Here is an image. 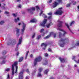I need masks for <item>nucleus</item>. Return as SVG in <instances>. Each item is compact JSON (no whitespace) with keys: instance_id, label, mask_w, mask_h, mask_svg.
Instances as JSON below:
<instances>
[{"instance_id":"obj_52","label":"nucleus","mask_w":79,"mask_h":79,"mask_svg":"<svg viewBox=\"0 0 79 79\" xmlns=\"http://www.w3.org/2000/svg\"><path fill=\"white\" fill-rule=\"evenodd\" d=\"M7 78L10 79V75H9V74H8L7 75Z\"/></svg>"},{"instance_id":"obj_51","label":"nucleus","mask_w":79,"mask_h":79,"mask_svg":"<svg viewBox=\"0 0 79 79\" xmlns=\"http://www.w3.org/2000/svg\"><path fill=\"white\" fill-rule=\"evenodd\" d=\"M48 56V54H47V53H46L45 54V56L47 57V56Z\"/></svg>"},{"instance_id":"obj_48","label":"nucleus","mask_w":79,"mask_h":79,"mask_svg":"<svg viewBox=\"0 0 79 79\" xmlns=\"http://www.w3.org/2000/svg\"><path fill=\"white\" fill-rule=\"evenodd\" d=\"M48 19H52V16H49L48 18Z\"/></svg>"},{"instance_id":"obj_56","label":"nucleus","mask_w":79,"mask_h":79,"mask_svg":"<svg viewBox=\"0 0 79 79\" xmlns=\"http://www.w3.org/2000/svg\"><path fill=\"white\" fill-rule=\"evenodd\" d=\"M18 7H19L20 8H21V4L19 5L18 6Z\"/></svg>"},{"instance_id":"obj_36","label":"nucleus","mask_w":79,"mask_h":79,"mask_svg":"<svg viewBox=\"0 0 79 79\" xmlns=\"http://www.w3.org/2000/svg\"><path fill=\"white\" fill-rule=\"evenodd\" d=\"M44 31V29H42L40 31V33H42V32H43V31Z\"/></svg>"},{"instance_id":"obj_59","label":"nucleus","mask_w":79,"mask_h":79,"mask_svg":"<svg viewBox=\"0 0 79 79\" xmlns=\"http://www.w3.org/2000/svg\"><path fill=\"white\" fill-rule=\"evenodd\" d=\"M76 2H75L73 3V5H76Z\"/></svg>"},{"instance_id":"obj_61","label":"nucleus","mask_w":79,"mask_h":79,"mask_svg":"<svg viewBox=\"0 0 79 79\" xmlns=\"http://www.w3.org/2000/svg\"><path fill=\"white\" fill-rule=\"evenodd\" d=\"M33 56V55H32V54H31L30 56V57H31V58H32V57Z\"/></svg>"},{"instance_id":"obj_42","label":"nucleus","mask_w":79,"mask_h":79,"mask_svg":"<svg viewBox=\"0 0 79 79\" xmlns=\"http://www.w3.org/2000/svg\"><path fill=\"white\" fill-rule=\"evenodd\" d=\"M70 5H71V3H70L69 4H67L66 6L67 7H69L70 6Z\"/></svg>"},{"instance_id":"obj_10","label":"nucleus","mask_w":79,"mask_h":79,"mask_svg":"<svg viewBox=\"0 0 79 79\" xmlns=\"http://www.w3.org/2000/svg\"><path fill=\"white\" fill-rule=\"evenodd\" d=\"M47 19H44L43 23H41V25L42 26H43V27H45V24H46V23H47Z\"/></svg>"},{"instance_id":"obj_2","label":"nucleus","mask_w":79,"mask_h":79,"mask_svg":"<svg viewBox=\"0 0 79 79\" xmlns=\"http://www.w3.org/2000/svg\"><path fill=\"white\" fill-rule=\"evenodd\" d=\"M69 41V40L68 39H63L62 38H61L60 40V42L61 43V42H62L63 44H60V46L61 47H64V45L65 44V42H68Z\"/></svg>"},{"instance_id":"obj_45","label":"nucleus","mask_w":79,"mask_h":79,"mask_svg":"<svg viewBox=\"0 0 79 79\" xmlns=\"http://www.w3.org/2000/svg\"><path fill=\"white\" fill-rule=\"evenodd\" d=\"M11 43L9 42V43H7V45H11Z\"/></svg>"},{"instance_id":"obj_39","label":"nucleus","mask_w":79,"mask_h":79,"mask_svg":"<svg viewBox=\"0 0 79 79\" xmlns=\"http://www.w3.org/2000/svg\"><path fill=\"white\" fill-rule=\"evenodd\" d=\"M49 79H55V78L53 77L52 76H51L49 77Z\"/></svg>"},{"instance_id":"obj_29","label":"nucleus","mask_w":79,"mask_h":79,"mask_svg":"<svg viewBox=\"0 0 79 79\" xmlns=\"http://www.w3.org/2000/svg\"><path fill=\"white\" fill-rule=\"evenodd\" d=\"M48 63V62L47 60H45V62L43 64V65H46Z\"/></svg>"},{"instance_id":"obj_8","label":"nucleus","mask_w":79,"mask_h":79,"mask_svg":"<svg viewBox=\"0 0 79 79\" xmlns=\"http://www.w3.org/2000/svg\"><path fill=\"white\" fill-rule=\"evenodd\" d=\"M57 22L58 23H58L57 25V26H58V27H62V26H63V24L62 23H63V22L60 20H58L57 21Z\"/></svg>"},{"instance_id":"obj_21","label":"nucleus","mask_w":79,"mask_h":79,"mask_svg":"<svg viewBox=\"0 0 79 79\" xmlns=\"http://www.w3.org/2000/svg\"><path fill=\"white\" fill-rule=\"evenodd\" d=\"M36 21L35 19H33L30 20V22L31 23H35Z\"/></svg>"},{"instance_id":"obj_5","label":"nucleus","mask_w":79,"mask_h":79,"mask_svg":"<svg viewBox=\"0 0 79 79\" xmlns=\"http://www.w3.org/2000/svg\"><path fill=\"white\" fill-rule=\"evenodd\" d=\"M22 42V37H21L20 38V39L19 41V43L17 45V48H15V51H18V46L21 44V42Z\"/></svg>"},{"instance_id":"obj_24","label":"nucleus","mask_w":79,"mask_h":79,"mask_svg":"<svg viewBox=\"0 0 79 79\" xmlns=\"http://www.w3.org/2000/svg\"><path fill=\"white\" fill-rule=\"evenodd\" d=\"M75 23V22H74V21H72L70 24V26H72L73 24H74Z\"/></svg>"},{"instance_id":"obj_38","label":"nucleus","mask_w":79,"mask_h":79,"mask_svg":"<svg viewBox=\"0 0 79 79\" xmlns=\"http://www.w3.org/2000/svg\"><path fill=\"white\" fill-rule=\"evenodd\" d=\"M35 33L33 34V35L32 36V39H33L35 37Z\"/></svg>"},{"instance_id":"obj_41","label":"nucleus","mask_w":79,"mask_h":79,"mask_svg":"<svg viewBox=\"0 0 79 79\" xmlns=\"http://www.w3.org/2000/svg\"><path fill=\"white\" fill-rule=\"evenodd\" d=\"M10 69L9 68H8V69H6L5 71H10Z\"/></svg>"},{"instance_id":"obj_9","label":"nucleus","mask_w":79,"mask_h":79,"mask_svg":"<svg viewBox=\"0 0 79 79\" xmlns=\"http://www.w3.org/2000/svg\"><path fill=\"white\" fill-rule=\"evenodd\" d=\"M63 13V11L61 10H57L55 13L56 15H61Z\"/></svg>"},{"instance_id":"obj_3","label":"nucleus","mask_w":79,"mask_h":79,"mask_svg":"<svg viewBox=\"0 0 79 79\" xmlns=\"http://www.w3.org/2000/svg\"><path fill=\"white\" fill-rule=\"evenodd\" d=\"M41 60H42V57L40 56L35 59L34 62V66H36L37 64V62H40Z\"/></svg>"},{"instance_id":"obj_20","label":"nucleus","mask_w":79,"mask_h":79,"mask_svg":"<svg viewBox=\"0 0 79 79\" xmlns=\"http://www.w3.org/2000/svg\"><path fill=\"white\" fill-rule=\"evenodd\" d=\"M43 69H43L42 68V67H40L39 68V69H38V71H39V73H41V72H42V71H43Z\"/></svg>"},{"instance_id":"obj_54","label":"nucleus","mask_w":79,"mask_h":79,"mask_svg":"<svg viewBox=\"0 0 79 79\" xmlns=\"http://www.w3.org/2000/svg\"><path fill=\"white\" fill-rule=\"evenodd\" d=\"M26 72H27V73H29V69H27L26 70Z\"/></svg>"},{"instance_id":"obj_40","label":"nucleus","mask_w":79,"mask_h":79,"mask_svg":"<svg viewBox=\"0 0 79 79\" xmlns=\"http://www.w3.org/2000/svg\"><path fill=\"white\" fill-rule=\"evenodd\" d=\"M48 15L49 16H52V12H50L49 13H48Z\"/></svg>"},{"instance_id":"obj_37","label":"nucleus","mask_w":79,"mask_h":79,"mask_svg":"<svg viewBox=\"0 0 79 79\" xmlns=\"http://www.w3.org/2000/svg\"><path fill=\"white\" fill-rule=\"evenodd\" d=\"M48 52H52V49H51V48H49L48 49Z\"/></svg>"},{"instance_id":"obj_53","label":"nucleus","mask_w":79,"mask_h":79,"mask_svg":"<svg viewBox=\"0 0 79 79\" xmlns=\"http://www.w3.org/2000/svg\"><path fill=\"white\" fill-rule=\"evenodd\" d=\"M49 2L50 3L52 2V0H49Z\"/></svg>"},{"instance_id":"obj_46","label":"nucleus","mask_w":79,"mask_h":79,"mask_svg":"<svg viewBox=\"0 0 79 79\" xmlns=\"http://www.w3.org/2000/svg\"><path fill=\"white\" fill-rule=\"evenodd\" d=\"M56 33H55L54 34V38H55L56 37Z\"/></svg>"},{"instance_id":"obj_55","label":"nucleus","mask_w":79,"mask_h":79,"mask_svg":"<svg viewBox=\"0 0 79 79\" xmlns=\"http://www.w3.org/2000/svg\"><path fill=\"white\" fill-rule=\"evenodd\" d=\"M16 55H17V56H18V55H19V52H17V53L16 54Z\"/></svg>"},{"instance_id":"obj_31","label":"nucleus","mask_w":79,"mask_h":79,"mask_svg":"<svg viewBox=\"0 0 79 79\" xmlns=\"http://www.w3.org/2000/svg\"><path fill=\"white\" fill-rule=\"evenodd\" d=\"M62 35V34H61V33L59 32V38H61V37Z\"/></svg>"},{"instance_id":"obj_1","label":"nucleus","mask_w":79,"mask_h":79,"mask_svg":"<svg viewBox=\"0 0 79 79\" xmlns=\"http://www.w3.org/2000/svg\"><path fill=\"white\" fill-rule=\"evenodd\" d=\"M18 61H16L14 62V63L12 65V75H14V72L15 71V69H14V66H15L16 67V70H15V73H16L18 71Z\"/></svg>"},{"instance_id":"obj_49","label":"nucleus","mask_w":79,"mask_h":79,"mask_svg":"<svg viewBox=\"0 0 79 79\" xmlns=\"http://www.w3.org/2000/svg\"><path fill=\"white\" fill-rule=\"evenodd\" d=\"M2 9H3V10H5V9L6 8H5V7L4 6H3L2 7Z\"/></svg>"},{"instance_id":"obj_26","label":"nucleus","mask_w":79,"mask_h":79,"mask_svg":"<svg viewBox=\"0 0 79 79\" xmlns=\"http://www.w3.org/2000/svg\"><path fill=\"white\" fill-rule=\"evenodd\" d=\"M65 25L67 27V28H68V29H69V30L70 31V28H69V26L68 25V23H66Z\"/></svg>"},{"instance_id":"obj_16","label":"nucleus","mask_w":79,"mask_h":79,"mask_svg":"<svg viewBox=\"0 0 79 79\" xmlns=\"http://www.w3.org/2000/svg\"><path fill=\"white\" fill-rule=\"evenodd\" d=\"M17 30H16V34L18 35V37H19V29L17 28Z\"/></svg>"},{"instance_id":"obj_12","label":"nucleus","mask_w":79,"mask_h":79,"mask_svg":"<svg viewBox=\"0 0 79 79\" xmlns=\"http://www.w3.org/2000/svg\"><path fill=\"white\" fill-rule=\"evenodd\" d=\"M47 44L44 43H43L41 44V47H43L44 45V48H43V50H45L46 47H47Z\"/></svg>"},{"instance_id":"obj_13","label":"nucleus","mask_w":79,"mask_h":79,"mask_svg":"<svg viewBox=\"0 0 79 79\" xmlns=\"http://www.w3.org/2000/svg\"><path fill=\"white\" fill-rule=\"evenodd\" d=\"M59 59L60 60V62H61V63H64V62H65V60H64V58L59 57Z\"/></svg>"},{"instance_id":"obj_11","label":"nucleus","mask_w":79,"mask_h":79,"mask_svg":"<svg viewBox=\"0 0 79 79\" xmlns=\"http://www.w3.org/2000/svg\"><path fill=\"white\" fill-rule=\"evenodd\" d=\"M26 25L24 23H23V25L22 26L23 29H21V31L22 32V34L24 33V30H25V27H26Z\"/></svg>"},{"instance_id":"obj_28","label":"nucleus","mask_w":79,"mask_h":79,"mask_svg":"<svg viewBox=\"0 0 79 79\" xmlns=\"http://www.w3.org/2000/svg\"><path fill=\"white\" fill-rule=\"evenodd\" d=\"M36 8L37 10H40V8L38 6H36Z\"/></svg>"},{"instance_id":"obj_4","label":"nucleus","mask_w":79,"mask_h":79,"mask_svg":"<svg viewBox=\"0 0 79 79\" xmlns=\"http://www.w3.org/2000/svg\"><path fill=\"white\" fill-rule=\"evenodd\" d=\"M57 2L58 3L55 2L53 3V6H52L53 8H55V7H56L59 5V3H63L62 0H57Z\"/></svg>"},{"instance_id":"obj_44","label":"nucleus","mask_w":79,"mask_h":79,"mask_svg":"<svg viewBox=\"0 0 79 79\" xmlns=\"http://www.w3.org/2000/svg\"><path fill=\"white\" fill-rule=\"evenodd\" d=\"M13 16H14L15 17H16V16H17V15H16V14H13Z\"/></svg>"},{"instance_id":"obj_27","label":"nucleus","mask_w":79,"mask_h":79,"mask_svg":"<svg viewBox=\"0 0 79 79\" xmlns=\"http://www.w3.org/2000/svg\"><path fill=\"white\" fill-rule=\"evenodd\" d=\"M37 77H40V76H42V74L40 73L39 72L38 73L37 75Z\"/></svg>"},{"instance_id":"obj_7","label":"nucleus","mask_w":79,"mask_h":79,"mask_svg":"<svg viewBox=\"0 0 79 79\" xmlns=\"http://www.w3.org/2000/svg\"><path fill=\"white\" fill-rule=\"evenodd\" d=\"M28 11H30L31 13V14H33L34 13V11H35V7H32L31 9H28Z\"/></svg>"},{"instance_id":"obj_19","label":"nucleus","mask_w":79,"mask_h":79,"mask_svg":"<svg viewBox=\"0 0 79 79\" xmlns=\"http://www.w3.org/2000/svg\"><path fill=\"white\" fill-rule=\"evenodd\" d=\"M52 33H50V35H48L46 37H45L44 38V39H48V38H49L50 37V36H51V35L52 34Z\"/></svg>"},{"instance_id":"obj_63","label":"nucleus","mask_w":79,"mask_h":79,"mask_svg":"<svg viewBox=\"0 0 79 79\" xmlns=\"http://www.w3.org/2000/svg\"><path fill=\"white\" fill-rule=\"evenodd\" d=\"M26 79H29V78H28V77H26Z\"/></svg>"},{"instance_id":"obj_25","label":"nucleus","mask_w":79,"mask_h":79,"mask_svg":"<svg viewBox=\"0 0 79 79\" xmlns=\"http://www.w3.org/2000/svg\"><path fill=\"white\" fill-rule=\"evenodd\" d=\"M29 51H27L26 53L25 56V59H27V56L28 55V54L29 53Z\"/></svg>"},{"instance_id":"obj_43","label":"nucleus","mask_w":79,"mask_h":79,"mask_svg":"<svg viewBox=\"0 0 79 79\" xmlns=\"http://www.w3.org/2000/svg\"><path fill=\"white\" fill-rule=\"evenodd\" d=\"M42 13H43V11H41L40 14V16H41V15H42Z\"/></svg>"},{"instance_id":"obj_23","label":"nucleus","mask_w":79,"mask_h":79,"mask_svg":"<svg viewBox=\"0 0 79 79\" xmlns=\"http://www.w3.org/2000/svg\"><path fill=\"white\" fill-rule=\"evenodd\" d=\"M18 21H19V17L17 18V19H15L14 20V21L15 23H18Z\"/></svg>"},{"instance_id":"obj_50","label":"nucleus","mask_w":79,"mask_h":79,"mask_svg":"<svg viewBox=\"0 0 79 79\" xmlns=\"http://www.w3.org/2000/svg\"><path fill=\"white\" fill-rule=\"evenodd\" d=\"M4 14H9V12L7 11H6L4 13Z\"/></svg>"},{"instance_id":"obj_64","label":"nucleus","mask_w":79,"mask_h":79,"mask_svg":"<svg viewBox=\"0 0 79 79\" xmlns=\"http://www.w3.org/2000/svg\"><path fill=\"white\" fill-rule=\"evenodd\" d=\"M77 8L78 9V10H79V5L77 6Z\"/></svg>"},{"instance_id":"obj_14","label":"nucleus","mask_w":79,"mask_h":79,"mask_svg":"<svg viewBox=\"0 0 79 79\" xmlns=\"http://www.w3.org/2000/svg\"><path fill=\"white\" fill-rule=\"evenodd\" d=\"M58 30L60 31H62L63 32H64V34H63V35H64V36H65V34H66V31H64V30L63 29L58 28Z\"/></svg>"},{"instance_id":"obj_47","label":"nucleus","mask_w":79,"mask_h":79,"mask_svg":"<svg viewBox=\"0 0 79 79\" xmlns=\"http://www.w3.org/2000/svg\"><path fill=\"white\" fill-rule=\"evenodd\" d=\"M2 59H3V60H5V59H6V56H3Z\"/></svg>"},{"instance_id":"obj_17","label":"nucleus","mask_w":79,"mask_h":79,"mask_svg":"<svg viewBox=\"0 0 79 79\" xmlns=\"http://www.w3.org/2000/svg\"><path fill=\"white\" fill-rule=\"evenodd\" d=\"M52 25H53V23H52L51 22L50 23H49L47 25H46V27L48 28H49L50 27V26Z\"/></svg>"},{"instance_id":"obj_34","label":"nucleus","mask_w":79,"mask_h":79,"mask_svg":"<svg viewBox=\"0 0 79 79\" xmlns=\"http://www.w3.org/2000/svg\"><path fill=\"white\" fill-rule=\"evenodd\" d=\"M79 41H78L77 43L75 44V46H79Z\"/></svg>"},{"instance_id":"obj_32","label":"nucleus","mask_w":79,"mask_h":79,"mask_svg":"<svg viewBox=\"0 0 79 79\" xmlns=\"http://www.w3.org/2000/svg\"><path fill=\"white\" fill-rule=\"evenodd\" d=\"M5 60H3L2 62H0V64H5Z\"/></svg>"},{"instance_id":"obj_60","label":"nucleus","mask_w":79,"mask_h":79,"mask_svg":"<svg viewBox=\"0 0 79 79\" xmlns=\"http://www.w3.org/2000/svg\"><path fill=\"white\" fill-rule=\"evenodd\" d=\"M75 58H76V57H75V56H73V59L74 60V59H75Z\"/></svg>"},{"instance_id":"obj_35","label":"nucleus","mask_w":79,"mask_h":79,"mask_svg":"<svg viewBox=\"0 0 79 79\" xmlns=\"http://www.w3.org/2000/svg\"><path fill=\"white\" fill-rule=\"evenodd\" d=\"M6 53V52L5 51H4L2 53L3 55H5Z\"/></svg>"},{"instance_id":"obj_33","label":"nucleus","mask_w":79,"mask_h":79,"mask_svg":"<svg viewBox=\"0 0 79 79\" xmlns=\"http://www.w3.org/2000/svg\"><path fill=\"white\" fill-rule=\"evenodd\" d=\"M40 38H41V35H39L37 36V39L38 40H39L40 39Z\"/></svg>"},{"instance_id":"obj_15","label":"nucleus","mask_w":79,"mask_h":79,"mask_svg":"<svg viewBox=\"0 0 79 79\" xmlns=\"http://www.w3.org/2000/svg\"><path fill=\"white\" fill-rule=\"evenodd\" d=\"M11 43L13 45H15L16 43V40H12Z\"/></svg>"},{"instance_id":"obj_22","label":"nucleus","mask_w":79,"mask_h":79,"mask_svg":"<svg viewBox=\"0 0 79 79\" xmlns=\"http://www.w3.org/2000/svg\"><path fill=\"white\" fill-rule=\"evenodd\" d=\"M48 69L45 70L44 72V74H47L48 73Z\"/></svg>"},{"instance_id":"obj_62","label":"nucleus","mask_w":79,"mask_h":79,"mask_svg":"<svg viewBox=\"0 0 79 79\" xmlns=\"http://www.w3.org/2000/svg\"><path fill=\"white\" fill-rule=\"evenodd\" d=\"M44 18H47V16L45 15Z\"/></svg>"},{"instance_id":"obj_58","label":"nucleus","mask_w":79,"mask_h":79,"mask_svg":"<svg viewBox=\"0 0 79 79\" xmlns=\"http://www.w3.org/2000/svg\"><path fill=\"white\" fill-rule=\"evenodd\" d=\"M62 9H63V7H62L59 8V10H62Z\"/></svg>"},{"instance_id":"obj_30","label":"nucleus","mask_w":79,"mask_h":79,"mask_svg":"<svg viewBox=\"0 0 79 79\" xmlns=\"http://www.w3.org/2000/svg\"><path fill=\"white\" fill-rule=\"evenodd\" d=\"M5 23V22L3 21H2L0 22V24L1 25H2V24H3Z\"/></svg>"},{"instance_id":"obj_57","label":"nucleus","mask_w":79,"mask_h":79,"mask_svg":"<svg viewBox=\"0 0 79 79\" xmlns=\"http://www.w3.org/2000/svg\"><path fill=\"white\" fill-rule=\"evenodd\" d=\"M17 2H21V0H17Z\"/></svg>"},{"instance_id":"obj_18","label":"nucleus","mask_w":79,"mask_h":79,"mask_svg":"<svg viewBox=\"0 0 79 79\" xmlns=\"http://www.w3.org/2000/svg\"><path fill=\"white\" fill-rule=\"evenodd\" d=\"M23 60L24 58L23 57H21L19 58V62H22V61H23Z\"/></svg>"},{"instance_id":"obj_6","label":"nucleus","mask_w":79,"mask_h":79,"mask_svg":"<svg viewBox=\"0 0 79 79\" xmlns=\"http://www.w3.org/2000/svg\"><path fill=\"white\" fill-rule=\"evenodd\" d=\"M24 72V70H22L20 73L19 76V79H23V73Z\"/></svg>"}]
</instances>
